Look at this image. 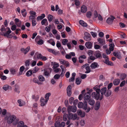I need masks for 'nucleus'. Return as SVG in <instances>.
Returning <instances> with one entry per match:
<instances>
[{
    "label": "nucleus",
    "mask_w": 127,
    "mask_h": 127,
    "mask_svg": "<svg viewBox=\"0 0 127 127\" xmlns=\"http://www.w3.org/2000/svg\"><path fill=\"white\" fill-rule=\"evenodd\" d=\"M16 117L14 115L10 116L7 119V123L10 124L12 122L14 125H16L18 123V121L16 119Z\"/></svg>",
    "instance_id": "nucleus-1"
},
{
    "label": "nucleus",
    "mask_w": 127,
    "mask_h": 127,
    "mask_svg": "<svg viewBox=\"0 0 127 127\" xmlns=\"http://www.w3.org/2000/svg\"><path fill=\"white\" fill-rule=\"evenodd\" d=\"M52 69L51 68H45L43 70L44 75L47 77L50 76V74L52 71Z\"/></svg>",
    "instance_id": "nucleus-2"
},
{
    "label": "nucleus",
    "mask_w": 127,
    "mask_h": 127,
    "mask_svg": "<svg viewBox=\"0 0 127 127\" xmlns=\"http://www.w3.org/2000/svg\"><path fill=\"white\" fill-rule=\"evenodd\" d=\"M77 115L76 114H73L72 113H69L67 117L68 119V120H74L77 119Z\"/></svg>",
    "instance_id": "nucleus-3"
},
{
    "label": "nucleus",
    "mask_w": 127,
    "mask_h": 127,
    "mask_svg": "<svg viewBox=\"0 0 127 127\" xmlns=\"http://www.w3.org/2000/svg\"><path fill=\"white\" fill-rule=\"evenodd\" d=\"M6 29H7L8 31H6V32L4 34L3 36L8 38H12V35L9 34L11 32L10 28L9 27H7Z\"/></svg>",
    "instance_id": "nucleus-4"
},
{
    "label": "nucleus",
    "mask_w": 127,
    "mask_h": 127,
    "mask_svg": "<svg viewBox=\"0 0 127 127\" xmlns=\"http://www.w3.org/2000/svg\"><path fill=\"white\" fill-rule=\"evenodd\" d=\"M115 19V17L111 15L110 17L108 18L106 20V23L110 25L112 24L113 22V21Z\"/></svg>",
    "instance_id": "nucleus-5"
},
{
    "label": "nucleus",
    "mask_w": 127,
    "mask_h": 127,
    "mask_svg": "<svg viewBox=\"0 0 127 127\" xmlns=\"http://www.w3.org/2000/svg\"><path fill=\"white\" fill-rule=\"evenodd\" d=\"M60 63L62 64L65 65L66 67L68 66L69 64L68 62L65 61L63 59L59 60Z\"/></svg>",
    "instance_id": "nucleus-6"
},
{
    "label": "nucleus",
    "mask_w": 127,
    "mask_h": 127,
    "mask_svg": "<svg viewBox=\"0 0 127 127\" xmlns=\"http://www.w3.org/2000/svg\"><path fill=\"white\" fill-rule=\"evenodd\" d=\"M72 87L71 85L68 86L66 89V92L67 95L69 96H70L72 94L71 91Z\"/></svg>",
    "instance_id": "nucleus-7"
},
{
    "label": "nucleus",
    "mask_w": 127,
    "mask_h": 127,
    "mask_svg": "<svg viewBox=\"0 0 127 127\" xmlns=\"http://www.w3.org/2000/svg\"><path fill=\"white\" fill-rule=\"evenodd\" d=\"M87 93L85 94L84 96V99L85 102H87L90 99L91 95L90 94L87 95Z\"/></svg>",
    "instance_id": "nucleus-8"
},
{
    "label": "nucleus",
    "mask_w": 127,
    "mask_h": 127,
    "mask_svg": "<svg viewBox=\"0 0 127 127\" xmlns=\"http://www.w3.org/2000/svg\"><path fill=\"white\" fill-rule=\"evenodd\" d=\"M0 30L1 31V32H0V34L3 36L4 34L6 32V29L4 25H2L1 26Z\"/></svg>",
    "instance_id": "nucleus-9"
},
{
    "label": "nucleus",
    "mask_w": 127,
    "mask_h": 127,
    "mask_svg": "<svg viewBox=\"0 0 127 127\" xmlns=\"http://www.w3.org/2000/svg\"><path fill=\"white\" fill-rule=\"evenodd\" d=\"M84 39L86 41H89L91 40V35L90 34L86 32L84 36Z\"/></svg>",
    "instance_id": "nucleus-10"
},
{
    "label": "nucleus",
    "mask_w": 127,
    "mask_h": 127,
    "mask_svg": "<svg viewBox=\"0 0 127 127\" xmlns=\"http://www.w3.org/2000/svg\"><path fill=\"white\" fill-rule=\"evenodd\" d=\"M92 97L96 99L97 100H98L100 98V96L99 95H98L95 92H93L92 94Z\"/></svg>",
    "instance_id": "nucleus-11"
},
{
    "label": "nucleus",
    "mask_w": 127,
    "mask_h": 127,
    "mask_svg": "<svg viewBox=\"0 0 127 127\" xmlns=\"http://www.w3.org/2000/svg\"><path fill=\"white\" fill-rule=\"evenodd\" d=\"M99 66V65L98 63L95 62H94L90 66V67L92 69H95L96 68H97Z\"/></svg>",
    "instance_id": "nucleus-12"
},
{
    "label": "nucleus",
    "mask_w": 127,
    "mask_h": 127,
    "mask_svg": "<svg viewBox=\"0 0 127 127\" xmlns=\"http://www.w3.org/2000/svg\"><path fill=\"white\" fill-rule=\"evenodd\" d=\"M89 64H86L83 65V67H85L87 71L85 72L86 73H90L91 72V69L90 67L89 66Z\"/></svg>",
    "instance_id": "nucleus-13"
},
{
    "label": "nucleus",
    "mask_w": 127,
    "mask_h": 127,
    "mask_svg": "<svg viewBox=\"0 0 127 127\" xmlns=\"http://www.w3.org/2000/svg\"><path fill=\"white\" fill-rule=\"evenodd\" d=\"M93 44L91 42H87L85 43V46L88 49H91L92 47Z\"/></svg>",
    "instance_id": "nucleus-14"
},
{
    "label": "nucleus",
    "mask_w": 127,
    "mask_h": 127,
    "mask_svg": "<svg viewBox=\"0 0 127 127\" xmlns=\"http://www.w3.org/2000/svg\"><path fill=\"white\" fill-rule=\"evenodd\" d=\"M94 55L97 58L102 57L101 53L99 51H96L95 52Z\"/></svg>",
    "instance_id": "nucleus-15"
},
{
    "label": "nucleus",
    "mask_w": 127,
    "mask_h": 127,
    "mask_svg": "<svg viewBox=\"0 0 127 127\" xmlns=\"http://www.w3.org/2000/svg\"><path fill=\"white\" fill-rule=\"evenodd\" d=\"M18 68H16L12 67L10 69V71L12 74L14 75L15 74L16 72L18 71Z\"/></svg>",
    "instance_id": "nucleus-16"
},
{
    "label": "nucleus",
    "mask_w": 127,
    "mask_h": 127,
    "mask_svg": "<svg viewBox=\"0 0 127 127\" xmlns=\"http://www.w3.org/2000/svg\"><path fill=\"white\" fill-rule=\"evenodd\" d=\"M97 40L99 43L103 45L105 44V42L104 39L98 38L97 39Z\"/></svg>",
    "instance_id": "nucleus-17"
},
{
    "label": "nucleus",
    "mask_w": 127,
    "mask_h": 127,
    "mask_svg": "<svg viewBox=\"0 0 127 127\" xmlns=\"http://www.w3.org/2000/svg\"><path fill=\"white\" fill-rule=\"evenodd\" d=\"M41 105V106H44L47 103V101H46V100L41 97L40 100Z\"/></svg>",
    "instance_id": "nucleus-18"
},
{
    "label": "nucleus",
    "mask_w": 127,
    "mask_h": 127,
    "mask_svg": "<svg viewBox=\"0 0 127 127\" xmlns=\"http://www.w3.org/2000/svg\"><path fill=\"white\" fill-rule=\"evenodd\" d=\"M86 58V56L85 55H81L78 58L79 62L81 63H83L84 60H81V59H85Z\"/></svg>",
    "instance_id": "nucleus-19"
},
{
    "label": "nucleus",
    "mask_w": 127,
    "mask_h": 127,
    "mask_svg": "<svg viewBox=\"0 0 127 127\" xmlns=\"http://www.w3.org/2000/svg\"><path fill=\"white\" fill-rule=\"evenodd\" d=\"M51 65L53 66V68H56L59 67V64L56 62H51Z\"/></svg>",
    "instance_id": "nucleus-20"
},
{
    "label": "nucleus",
    "mask_w": 127,
    "mask_h": 127,
    "mask_svg": "<svg viewBox=\"0 0 127 127\" xmlns=\"http://www.w3.org/2000/svg\"><path fill=\"white\" fill-rule=\"evenodd\" d=\"M113 54L114 56L117 57L118 59H120L121 58V57L120 53L114 52L113 53Z\"/></svg>",
    "instance_id": "nucleus-21"
},
{
    "label": "nucleus",
    "mask_w": 127,
    "mask_h": 127,
    "mask_svg": "<svg viewBox=\"0 0 127 127\" xmlns=\"http://www.w3.org/2000/svg\"><path fill=\"white\" fill-rule=\"evenodd\" d=\"M120 81L119 79H114L113 82L114 85L116 86L118 85L120 83Z\"/></svg>",
    "instance_id": "nucleus-22"
},
{
    "label": "nucleus",
    "mask_w": 127,
    "mask_h": 127,
    "mask_svg": "<svg viewBox=\"0 0 127 127\" xmlns=\"http://www.w3.org/2000/svg\"><path fill=\"white\" fill-rule=\"evenodd\" d=\"M104 62V63L107 65H110L111 66H112L113 65V64L112 63L109 61L108 58L106 59L105 61Z\"/></svg>",
    "instance_id": "nucleus-23"
},
{
    "label": "nucleus",
    "mask_w": 127,
    "mask_h": 127,
    "mask_svg": "<svg viewBox=\"0 0 127 127\" xmlns=\"http://www.w3.org/2000/svg\"><path fill=\"white\" fill-rule=\"evenodd\" d=\"M87 7L85 5H83L81 7V10L82 12L85 13L87 11Z\"/></svg>",
    "instance_id": "nucleus-24"
},
{
    "label": "nucleus",
    "mask_w": 127,
    "mask_h": 127,
    "mask_svg": "<svg viewBox=\"0 0 127 127\" xmlns=\"http://www.w3.org/2000/svg\"><path fill=\"white\" fill-rule=\"evenodd\" d=\"M112 94V92L110 90H106L105 94V96L106 97H108L110 96Z\"/></svg>",
    "instance_id": "nucleus-25"
},
{
    "label": "nucleus",
    "mask_w": 127,
    "mask_h": 127,
    "mask_svg": "<svg viewBox=\"0 0 127 127\" xmlns=\"http://www.w3.org/2000/svg\"><path fill=\"white\" fill-rule=\"evenodd\" d=\"M79 22L80 24L84 27H86L87 26V24L82 20H80Z\"/></svg>",
    "instance_id": "nucleus-26"
},
{
    "label": "nucleus",
    "mask_w": 127,
    "mask_h": 127,
    "mask_svg": "<svg viewBox=\"0 0 127 127\" xmlns=\"http://www.w3.org/2000/svg\"><path fill=\"white\" fill-rule=\"evenodd\" d=\"M45 17V15L44 14H42L40 16L37 17L36 18V20L37 21L40 20L42 19Z\"/></svg>",
    "instance_id": "nucleus-27"
},
{
    "label": "nucleus",
    "mask_w": 127,
    "mask_h": 127,
    "mask_svg": "<svg viewBox=\"0 0 127 127\" xmlns=\"http://www.w3.org/2000/svg\"><path fill=\"white\" fill-rule=\"evenodd\" d=\"M17 102L19 104V106H23L25 104V102L23 101H21L20 99L18 100H17Z\"/></svg>",
    "instance_id": "nucleus-28"
},
{
    "label": "nucleus",
    "mask_w": 127,
    "mask_h": 127,
    "mask_svg": "<svg viewBox=\"0 0 127 127\" xmlns=\"http://www.w3.org/2000/svg\"><path fill=\"white\" fill-rule=\"evenodd\" d=\"M107 90L106 87H105L103 88L100 90V93L101 95H105Z\"/></svg>",
    "instance_id": "nucleus-29"
},
{
    "label": "nucleus",
    "mask_w": 127,
    "mask_h": 127,
    "mask_svg": "<svg viewBox=\"0 0 127 127\" xmlns=\"http://www.w3.org/2000/svg\"><path fill=\"white\" fill-rule=\"evenodd\" d=\"M100 102L98 101H97L96 103L95 106V109L97 110H98L100 107Z\"/></svg>",
    "instance_id": "nucleus-30"
},
{
    "label": "nucleus",
    "mask_w": 127,
    "mask_h": 127,
    "mask_svg": "<svg viewBox=\"0 0 127 127\" xmlns=\"http://www.w3.org/2000/svg\"><path fill=\"white\" fill-rule=\"evenodd\" d=\"M2 89L5 91H6L9 89H11V87L9 86L8 85H5L3 86Z\"/></svg>",
    "instance_id": "nucleus-31"
},
{
    "label": "nucleus",
    "mask_w": 127,
    "mask_h": 127,
    "mask_svg": "<svg viewBox=\"0 0 127 127\" xmlns=\"http://www.w3.org/2000/svg\"><path fill=\"white\" fill-rule=\"evenodd\" d=\"M88 101L89 104L92 106L95 103V100L92 99H90Z\"/></svg>",
    "instance_id": "nucleus-32"
},
{
    "label": "nucleus",
    "mask_w": 127,
    "mask_h": 127,
    "mask_svg": "<svg viewBox=\"0 0 127 127\" xmlns=\"http://www.w3.org/2000/svg\"><path fill=\"white\" fill-rule=\"evenodd\" d=\"M47 42L51 44L53 46H54L55 45V43L53 39H50L49 40L47 41Z\"/></svg>",
    "instance_id": "nucleus-33"
},
{
    "label": "nucleus",
    "mask_w": 127,
    "mask_h": 127,
    "mask_svg": "<svg viewBox=\"0 0 127 127\" xmlns=\"http://www.w3.org/2000/svg\"><path fill=\"white\" fill-rule=\"evenodd\" d=\"M41 24L42 25H44L45 24H46V25H48V22L47 20L46 19H43L41 21Z\"/></svg>",
    "instance_id": "nucleus-34"
},
{
    "label": "nucleus",
    "mask_w": 127,
    "mask_h": 127,
    "mask_svg": "<svg viewBox=\"0 0 127 127\" xmlns=\"http://www.w3.org/2000/svg\"><path fill=\"white\" fill-rule=\"evenodd\" d=\"M20 87L18 85H15V88L14 91L15 92L19 93H20Z\"/></svg>",
    "instance_id": "nucleus-35"
},
{
    "label": "nucleus",
    "mask_w": 127,
    "mask_h": 127,
    "mask_svg": "<svg viewBox=\"0 0 127 127\" xmlns=\"http://www.w3.org/2000/svg\"><path fill=\"white\" fill-rule=\"evenodd\" d=\"M51 94L49 93L46 94L45 96V98L46 100V101H47L49 99V97L51 95Z\"/></svg>",
    "instance_id": "nucleus-36"
},
{
    "label": "nucleus",
    "mask_w": 127,
    "mask_h": 127,
    "mask_svg": "<svg viewBox=\"0 0 127 127\" xmlns=\"http://www.w3.org/2000/svg\"><path fill=\"white\" fill-rule=\"evenodd\" d=\"M81 80L79 78H77L76 79L75 83L77 85H79L81 82Z\"/></svg>",
    "instance_id": "nucleus-37"
},
{
    "label": "nucleus",
    "mask_w": 127,
    "mask_h": 127,
    "mask_svg": "<svg viewBox=\"0 0 127 127\" xmlns=\"http://www.w3.org/2000/svg\"><path fill=\"white\" fill-rule=\"evenodd\" d=\"M24 125V122L22 121L19 122L18 124V127H22Z\"/></svg>",
    "instance_id": "nucleus-38"
},
{
    "label": "nucleus",
    "mask_w": 127,
    "mask_h": 127,
    "mask_svg": "<svg viewBox=\"0 0 127 127\" xmlns=\"http://www.w3.org/2000/svg\"><path fill=\"white\" fill-rule=\"evenodd\" d=\"M25 69V67L23 66H22L20 68V71L19 73L20 75L22 74L24 70Z\"/></svg>",
    "instance_id": "nucleus-39"
},
{
    "label": "nucleus",
    "mask_w": 127,
    "mask_h": 127,
    "mask_svg": "<svg viewBox=\"0 0 127 127\" xmlns=\"http://www.w3.org/2000/svg\"><path fill=\"white\" fill-rule=\"evenodd\" d=\"M39 80L43 82L45 80V78L42 75H40L38 77Z\"/></svg>",
    "instance_id": "nucleus-40"
},
{
    "label": "nucleus",
    "mask_w": 127,
    "mask_h": 127,
    "mask_svg": "<svg viewBox=\"0 0 127 127\" xmlns=\"http://www.w3.org/2000/svg\"><path fill=\"white\" fill-rule=\"evenodd\" d=\"M126 77V75L125 73L122 74H121L120 79L121 80H123L125 79Z\"/></svg>",
    "instance_id": "nucleus-41"
},
{
    "label": "nucleus",
    "mask_w": 127,
    "mask_h": 127,
    "mask_svg": "<svg viewBox=\"0 0 127 127\" xmlns=\"http://www.w3.org/2000/svg\"><path fill=\"white\" fill-rule=\"evenodd\" d=\"M66 124L68 125L67 127H70L71 126L73 125V124L71 122L70 120H68L66 123Z\"/></svg>",
    "instance_id": "nucleus-42"
},
{
    "label": "nucleus",
    "mask_w": 127,
    "mask_h": 127,
    "mask_svg": "<svg viewBox=\"0 0 127 127\" xmlns=\"http://www.w3.org/2000/svg\"><path fill=\"white\" fill-rule=\"evenodd\" d=\"M82 108L85 110H86L87 108V102H85L84 103H83Z\"/></svg>",
    "instance_id": "nucleus-43"
},
{
    "label": "nucleus",
    "mask_w": 127,
    "mask_h": 127,
    "mask_svg": "<svg viewBox=\"0 0 127 127\" xmlns=\"http://www.w3.org/2000/svg\"><path fill=\"white\" fill-rule=\"evenodd\" d=\"M30 48V46H28L25 49L24 51V53L25 55L29 51Z\"/></svg>",
    "instance_id": "nucleus-44"
},
{
    "label": "nucleus",
    "mask_w": 127,
    "mask_h": 127,
    "mask_svg": "<svg viewBox=\"0 0 127 127\" xmlns=\"http://www.w3.org/2000/svg\"><path fill=\"white\" fill-rule=\"evenodd\" d=\"M48 18L49 21L51 22L53 19V16L52 15L49 14L48 16Z\"/></svg>",
    "instance_id": "nucleus-45"
},
{
    "label": "nucleus",
    "mask_w": 127,
    "mask_h": 127,
    "mask_svg": "<svg viewBox=\"0 0 127 127\" xmlns=\"http://www.w3.org/2000/svg\"><path fill=\"white\" fill-rule=\"evenodd\" d=\"M30 13L31 15V16H35V17L36 16V13L33 11H31L30 12Z\"/></svg>",
    "instance_id": "nucleus-46"
},
{
    "label": "nucleus",
    "mask_w": 127,
    "mask_h": 127,
    "mask_svg": "<svg viewBox=\"0 0 127 127\" xmlns=\"http://www.w3.org/2000/svg\"><path fill=\"white\" fill-rule=\"evenodd\" d=\"M31 60L29 59L27 60L25 62V64L26 66H28L30 64V62Z\"/></svg>",
    "instance_id": "nucleus-47"
},
{
    "label": "nucleus",
    "mask_w": 127,
    "mask_h": 127,
    "mask_svg": "<svg viewBox=\"0 0 127 127\" xmlns=\"http://www.w3.org/2000/svg\"><path fill=\"white\" fill-rule=\"evenodd\" d=\"M92 14L91 12H88L86 14V16L88 18H90L92 15Z\"/></svg>",
    "instance_id": "nucleus-48"
},
{
    "label": "nucleus",
    "mask_w": 127,
    "mask_h": 127,
    "mask_svg": "<svg viewBox=\"0 0 127 127\" xmlns=\"http://www.w3.org/2000/svg\"><path fill=\"white\" fill-rule=\"evenodd\" d=\"M51 27V25H49L48 26L46 27L45 28V30L46 31L48 32L50 31V27Z\"/></svg>",
    "instance_id": "nucleus-49"
},
{
    "label": "nucleus",
    "mask_w": 127,
    "mask_h": 127,
    "mask_svg": "<svg viewBox=\"0 0 127 127\" xmlns=\"http://www.w3.org/2000/svg\"><path fill=\"white\" fill-rule=\"evenodd\" d=\"M32 71L31 70L28 71L26 73L27 76H30L32 74Z\"/></svg>",
    "instance_id": "nucleus-50"
},
{
    "label": "nucleus",
    "mask_w": 127,
    "mask_h": 127,
    "mask_svg": "<svg viewBox=\"0 0 127 127\" xmlns=\"http://www.w3.org/2000/svg\"><path fill=\"white\" fill-rule=\"evenodd\" d=\"M67 114H64L63 116V120L64 121H66L67 120Z\"/></svg>",
    "instance_id": "nucleus-51"
},
{
    "label": "nucleus",
    "mask_w": 127,
    "mask_h": 127,
    "mask_svg": "<svg viewBox=\"0 0 127 127\" xmlns=\"http://www.w3.org/2000/svg\"><path fill=\"white\" fill-rule=\"evenodd\" d=\"M68 42V40L67 39H64L62 41V44L63 45H66V43Z\"/></svg>",
    "instance_id": "nucleus-52"
},
{
    "label": "nucleus",
    "mask_w": 127,
    "mask_h": 127,
    "mask_svg": "<svg viewBox=\"0 0 127 127\" xmlns=\"http://www.w3.org/2000/svg\"><path fill=\"white\" fill-rule=\"evenodd\" d=\"M83 105V103L82 102H79L78 104V107L80 108H82Z\"/></svg>",
    "instance_id": "nucleus-53"
},
{
    "label": "nucleus",
    "mask_w": 127,
    "mask_h": 127,
    "mask_svg": "<svg viewBox=\"0 0 127 127\" xmlns=\"http://www.w3.org/2000/svg\"><path fill=\"white\" fill-rule=\"evenodd\" d=\"M37 42V44L39 45H42L43 43V41L42 39H39Z\"/></svg>",
    "instance_id": "nucleus-54"
},
{
    "label": "nucleus",
    "mask_w": 127,
    "mask_h": 127,
    "mask_svg": "<svg viewBox=\"0 0 127 127\" xmlns=\"http://www.w3.org/2000/svg\"><path fill=\"white\" fill-rule=\"evenodd\" d=\"M72 107L70 106H69L67 108V111L69 113L71 112Z\"/></svg>",
    "instance_id": "nucleus-55"
},
{
    "label": "nucleus",
    "mask_w": 127,
    "mask_h": 127,
    "mask_svg": "<svg viewBox=\"0 0 127 127\" xmlns=\"http://www.w3.org/2000/svg\"><path fill=\"white\" fill-rule=\"evenodd\" d=\"M60 122H56L55 123L54 125L55 127H60Z\"/></svg>",
    "instance_id": "nucleus-56"
},
{
    "label": "nucleus",
    "mask_w": 127,
    "mask_h": 127,
    "mask_svg": "<svg viewBox=\"0 0 127 127\" xmlns=\"http://www.w3.org/2000/svg\"><path fill=\"white\" fill-rule=\"evenodd\" d=\"M32 22L33 26H34L37 23L35 19L32 20Z\"/></svg>",
    "instance_id": "nucleus-57"
},
{
    "label": "nucleus",
    "mask_w": 127,
    "mask_h": 127,
    "mask_svg": "<svg viewBox=\"0 0 127 127\" xmlns=\"http://www.w3.org/2000/svg\"><path fill=\"white\" fill-rule=\"evenodd\" d=\"M97 17H98V19L100 21H102L103 20V19L102 17L100 14H98Z\"/></svg>",
    "instance_id": "nucleus-58"
},
{
    "label": "nucleus",
    "mask_w": 127,
    "mask_h": 127,
    "mask_svg": "<svg viewBox=\"0 0 127 127\" xmlns=\"http://www.w3.org/2000/svg\"><path fill=\"white\" fill-rule=\"evenodd\" d=\"M126 81L125 80H123L121 83L120 84V87H122L123 86L125 85L126 83Z\"/></svg>",
    "instance_id": "nucleus-59"
},
{
    "label": "nucleus",
    "mask_w": 127,
    "mask_h": 127,
    "mask_svg": "<svg viewBox=\"0 0 127 127\" xmlns=\"http://www.w3.org/2000/svg\"><path fill=\"white\" fill-rule=\"evenodd\" d=\"M62 113L63 114H66V108L65 107H64L62 109Z\"/></svg>",
    "instance_id": "nucleus-60"
},
{
    "label": "nucleus",
    "mask_w": 127,
    "mask_h": 127,
    "mask_svg": "<svg viewBox=\"0 0 127 127\" xmlns=\"http://www.w3.org/2000/svg\"><path fill=\"white\" fill-rule=\"evenodd\" d=\"M76 111V108L75 106H74L72 107L71 112L75 113Z\"/></svg>",
    "instance_id": "nucleus-61"
},
{
    "label": "nucleus",
    "mask_w": 127,
    "mask_h": 127,
    "mask_svg": "<svg viewBox=\"0 0 127 127\" xmlns=\"http://www.w3.org/2000/svg\"><path fill=\"white\" fill-rule=\"evenodd\" d=\"M65 125V123L64 122H62L61 123H60V127H64Z\"/></svg>",
    "instance_id": "nucleus-62"
},
{
    "label": "nucleus",
    "mask_w": 127,
    "mask_h": 127,
    "mask_svg": "<svg viewBox=\"0 0 127 127\" xmlns=\"http://www.w3.org/2000/svg\"><path fill=\"white\" fill-rule=\"evenodd\" d=\"M60 75L58 74H55L54 77V79H58L60 77Z\"/></svg>",
    "instance_id": "nucleus-63"
},
{
    "label": "nucleus",
    "mask_w": 127,
    "mask_h": 127,
    "mask_svg": "<svg viewBox=\"0 0 127 127\" xmlns=\"http://www.w3.org/2000/svg\"><path fill=\"white\" fill-rule=\"evenodd\" d=\"M97 12L96 11H95L94 12V17L95 18H96L97 17L98 15Z\"/></svg>",
    "instance_id": "nucleus-64"
}]
</instances>
